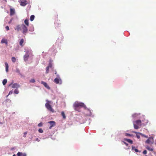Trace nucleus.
Instances as JSON below:
<instances>
[{
  "instance_id": "412c9836",
  "label": "nucleus",
  "mask_w": 156,
  "mask_h": 156,
  "mask_svg": "<svg viewBox=\"0 0 156 156\" xmlns=\"http://www.w3.org/2000/svg\"><path fill=\"white\" fill-rule=\"evenodd\" d=\"M133 150H134L136 152H137L139 151L138 150L135 148V147L133 146L132 147Z\"/></svg>"
},
{
  "instance_id": "f3484780",
  "label": "nucleus",
  "mask_w": 156,
  "mask_h": 156,
  "mask_svg": "<svg viewBox=\"0 0 156 156\" xmlns=\"http://www.w3.org/2000/svg\"><path fill=\"white\" fill-rule=\"evenodd\" d=\"M5 66L6 71L7 72H8V68H9V66H8V63L7 62H5Z\"/></svg>"
},
{
  "instance_id": "0eeeda50",
  "label": "nucleus",
  "mask_w": 156,
  "mask_h": 156,
  "mask_svg": "<svg viewBox=\"0 0 156 156\" xmlns=\"http://www.w3.org/2000/svg\"><path fill=\"white\" fill-rule=\"evenodd\" d=\"M48 123L50 124V126L49 127V129H51L53 126H54L55 125V122L54 121H50L48 122Z\"/></svg>"
},
{
  "instance_id": "393cba45",
  "label": "nucleus",
  "mask_w": 156,
  "mask_h": 156,
  "mask_svg": "<svg viewBox=\"0 0 156 156\" xmlns=\"http://www.w3.org/2000/svg\"><path fill=\"white\" fill-rule=\"evenodd\" d=\"M133 132L136 133V136L137 138L139 139L140 138V136L138 134V133H138L136 132H134V131Z\"/></svg>"
},
{
  "instance_id": "a878e982",
  "label": "nucleus",
  "mask_w": 156,
  "mask_h": 156,
  "mask_svg": "<svg viewBox=\"0 0 156 156\" xmlns=\"http://www.w3.org/2000/svg\"><path fill=\"white\" fill-rule=\"evenodd\" d=\"M16 59L15 57H12V61L13 62H15L16 61Z\"/></svg>"
},
{
  "instance_id": "4be33fe9",
  "label": "nucleus",
  "mask_w": 156,
  "mask_h": 156,
  "mask_svg": "<svg viewBox=\"0 0 156 156\" xmlns=\"http://www.w3.org/2000/svg\"><path fill=\"white\" fill-rule=\"evenodd\" d=\"M61 115L62 116L63 119H65L66 118V116H65V113L64 112H61Z\"/></svg>"
},
{
  "instance_id": "423d86ee",
  "label": "nucleus",
  "mask_w": 156,
  "mask_h": 156,
  "mask_svg": "<svg viewBox=\"0 0 156 156\" xmlns=\"http://www.w3.org/2000/svg\"><path fill=\"white\" fill-rule=\"evenodd\" d=\"M54 82L56 84H61L62 83V80L60 77L55 78Z\"/></svg>"
},
{
  "instance_id": "20e7f679",
  "label": "nucleus",
  "mask_w": 156,
  "mask_h": 156,
  "mask_svg": "<svg viewBox=\"0 0 156 156\" xmlns=\"http://www.w3.org/2000/svg\"><path fill=\"white\" fill-rule=\"evenodd\" d=\"M21 28L22 33L23 34L25 35L26 34L27 32L28 31L27 27L24 24H22L21 25Z\"/></svg>"
},
{
  "instance_id": "cd10ccee",
  "label": "nucleus",
  "mask_w": 156,
  "mask_h": 156,
  "mask_svg": "<svg viewBox=\"0 0 156 156\" xmlns=\"http://www.w3.org/2000/svg\"><path fill=\"white\" fill-rule=\"evenodd\" d=\"M30 82L31 83H34L35 82V80L34 79H32L30 80Z\"/></svg>"
},
{
  "instance_id": "58836bf2",
  "label": "nucleus",
  "mask_w": 156,
  "mask_h": 156,
  "mask_svg": "<svg viewBox=\"0 0 156 156\" xmlns=\"http://www.w3.org/2000/svg\"><path fill=\"white\" fill-rule=\"evenodd\" d=\"M5 28L7 30H9V28L8 26H6L5 27Z\"/></svg>"
},
{
  "instance_id": "e433bc0d",
  "label": "nucleus",
  "mask_w": 156,
  "mask_h": 156,
  "mask_svg": "<svg viewBox=\"0 0 156 156\" xmlns=\"http://www.w3.org/2000/svg\"><path fill=\"white\" fill-rule=\"evenodd\" d=\"M52 64H49V65L48 66H47L48 67V68H51L52 67Z\"/></svg>"
},
{
  "instance_id": "4c0bfd02",
  "label": "nucleus",
  "mask_w": 156,
  "mask_h": 156,
  "mask_svg": "<svg viewBox=\"0 0 156 156\" xmlns=\"http://www.w3.org/2000/svg\"><path fill=\"white\" fill-rule=\"evenodd\" d=\"M12 91H10L9 92V94H8V95H7V96H8V95H9L10 94H12Z\"/></svg>"
},
{
  "instance_id": "6ab92c4d",
  "label": "nucleus",
  "mask_w": 156,
  "mask_h": 156,
  "mask_svg": "<svg viewBox=\"0 0 156 156\" xmlns=\"http://www.w3.org/2000/svg\"><path fill=\"white\" fill-rule=\"evenodd\" d=\"M24 42V40L23 39H21L20 41V44L22 46H23V43Z\"/></svg>"
},
{
  "instance_id": "c756f323",
  "label": "nucleus",
  "mask_w": 156,
  "mask_h": 156,
  "mask_svg": "<svg viewBox=\"0 0 156 156\" xmlns=\"http://www.w3.org/2000/svg\"><path fill=\"white\" fill-rule=\"evenodd\" d=\"M14 93L16 94H18L19 93V91L17 89H16L15 90Z\"/></svg>"
},
{
  "instance_id": "a19ab883",
  "label": "nucleus",
  "mask_w": 156,
  "mask_h": 156,
  "mask_svg": "<svg viewBox=\"0 0 156 156\" xmlns=\"http://www.w3.org/2000/svg\"><path fill=\"white\" fill-rule=\"evenodd\" d=\"M27 134V132H25L24 133V137H26V136L25 135H26V134Z\"/></svg>"
},
{
  "instance_id": "5701e85b",
  "label": "nucleus",
  "mask_w": 156,
  "mask_h": 156,
  "mask_svg": "<svg viewBox=\"0 0 156 156\" xmlns=\"http://www.w3.org/2000/svg\"><path fill=\"white\" fill-rule=\"evenodd\" d=\"M34 17H35V16L34 15H31L30 17V20L31 21H33L34 20Z\"/></svg>"
},
{
  "instance_id": "a211bd4d",
  "label": "nucleus",
  "mask_w": 156,
  "mask_h": 156,
  "mask_svg": "<svg viewBox=\"0 0 156 156\" xmlns=\"http://www.w3.org/2000/svg\"><path fill=\"white\" fill-rule=\"evenodd\" d=\"M1 43H5L6 44H7L8 42L5 39H2L1 41Z\"/></svg>"
},
{
  "instance_id": "39448f33",
  "label": "nucleus",
  "mask_w": 156,
  "mask_h": 156,
  "mask_svg": "<svg viewBox=\"0 0 156 156\" xmlns=\"http://www.w3.org/2000/svg\"><path fill=\"white\" fill-rule=\"evenodd\" d=\"M154 142L153 138V137H151L148 138V139L145 141L146 144H153Z\"/></svg>"
},
{
  "instance_id": "f257e3e1",
  "label": "nucleus",
  "mask_w": 156,
  "mask_h": 156,
  "mask_svg": "<svg viewBox=\"0 0 156 156\" xmlns=\"http://www.w3.org/2000/svg\"><path fill=\"white\" fill-rule=\"evenodd\" d=\"M73 106L75 108H77L84 107L86 108V106L84 103L82 102H76L73 105Z\"/></svg>"
},
{
  "instance_id": "4468645a",
  "label": "nucleus",
  "mask_w": 156,
  "mask_h": 156,
  "mask_svg": "<svg viewBox=\"0 0 156 156\" xmlns=\"http://www.w3.org/2000/svg\"><path fill=\"white\" fill-rule=\"evenodd\" d=\"M29 56V55L28 54H27L25 55L24 56V57H23L25 61H27Z\"/></svg>"
},
{
  "instance_id": "f03ea898",
  "label": "nucleus",
  "mask_w": 156,
  "mask_h": 156,
  "mask_svg": "<svg viewBox=\"0 0 156 156\" xmlns=\"http://www.w3.org/2000/svg\"><path fill=\"white\" fill-rule=\"evenodd\" d=\"M141 121L140 120H138L133 122V126L134 129H137L139 128V126H141Z\"/></svg>"
},
{
  "instance_id": "473e14b6",
  "label": "nucleus",
  "mask_w": 156,
  "mask_h": 156,
  "mask_svg": "<svg viewBox=\"0 0 156 156\" xmlns=\"http://www.w3.org/2000/svg\"><path fill=\"white\" fill-rule=\"evenodd\" d=\"M38 131L40 133H42L43 132V130L41 128L39 129H38Z\"/></svg>"
},
{
  "instance_id": "6e6552de",
  "label": "nucleus",
  "mask_w": 156,
  "mask_h": 156,
  "mask_svg": "<svg viewBox=\"0 0 156 156\" xmlns=\"http://www.w3.org/2000/svg\"><path fill=\"white\" fill-rule=\"evenodd\" d=\"M14 29L17 31L22 30L21 25H18L16 26V27L14 28Z\"/></svg>"
},
{
  "instance_id": "dca6fc26",
  "label": "nucleus",
  "mask_w": 156,
  "mask_h": 156,
  "mask_svg": "<svg viewBox=\"0 0 156 156\" xmlns=\"http://www.w3.org/2000/svg\"><path fill=\"white\" fill-rule=\"evenodd\" d=\"M24 23L27 27H28L29 26V23L28 20L27 19H26L25 20Z\"/></svg>"
},
{
  "instance_id": "2f4dec72",
  "label": "nucleus",
  "mask_w": 156,
  "mask_h": 156,
  "mask_svg": "<svg viewBox=\"0 0 156 156\" xmlns=\"http://www.w3.org/2000/svg\"><path fill=\"white\" fill-rule=\"evenodd\" d=\"M16 72L17 73H19L20 74V71L19 70V69L17 68V69H16Z\"/></svg>"
},
{
  "instance_id": "f8f14e48",
  "label": "nucleus",
  "mask_w": 156,
  "mask_h": 156,
  "mask_svg": "<svg viewBox=\"0 0 156 156\" xmlns=\"http://www.w3.org/2000/svg\"><path fill=\"white\" fill-rule=\"evenodd\" d=\"M20 87V85L16 83L13 84L12 86V88H17Z\"/></svg>"
},
{
  "instance_id": "7ed1b4c3",
  "label": "nucleus",
  "mask_w": 156,
  "mask_h": 156,
  "mask_svg": "<svg viewBox=\"0 0 156 156\" xmlns=\"http://www.w3.org/2000/svg\"><path fill=\"white\" fill-rule=\"evenodd\" d=\"M47 102L45 104V106L47 109L50 111L53 112H54V110L52 108L51 105H50V103L51 102L48 100H46Z\"/></svg>"
},
{
  "instance_id": "7c9ffc66",
  "label": "nucleus",
  "mask_w": 156,
  "mask_h": 156,
  "mask_svg": "<svg viewBox=\"0 0 156 156\" xmlns=\"http://www.w3.org/2000/svg\"><path fill=\"white\" fill-rule=\"evenodd\" d=\"M125 135L126 136H133V135L132 134H129L128 133H126L125 134Z\"/></svg>"
},
{
  "instance_id": "c03bdc74",
  "label": "nucleus",
  "mask_w": 156,
  "mask_h": 156,
  "mask_svg": "<svg viewBox=\"0 0 156 156\" xmlns=\"http://www.w3.org/2000/svg\"><path fill=\"white\" fill-rule=\"evenodd\" d=\"M16 156V155H15V154H13V156Z\"/></svg>"
},
{
  "instance_id": "f704fd0d",
  "label": "nucleus",
  "mask_w": 156,
  "mask_h": 156,
  "mask_svg": "<svg viewBox=\"0 0 156 156\" xmlns=\"http://www.w3.org/2000/svg\"><path fill=\"white\" fill-rule=\"evenodd\" d=\"M42 122H41L38 124V126L39 127H41L42 126Z\"/></svg>"
},
{
  "instance_id": "49530a36",
  "label": "nucleus",
  "mask_w": 156,
  "mask_h": 156,
  "mask_svg": "<svg viewBox=\"0 0 156 156\" xmlns=\"http://www.w3.org/2000/svg\"><path fill=\"white\" fill-rule=\"evenodd\" d=\"M55 73L56 74V72Z\"/></svg>"
},
{
  "instance_id": "a18cd8bd",
  "label": "nucleus",
  "mask_w": 156,
  "mask_h": 156,
  "mask_svg": "<svg viewBox=\"0 0 156 156\" xmlns=\"http://www.w3.org/2000/svg\"><path fill=\"white\" fill-rule=\"evenodd\" d=\"M0 124H2V122H0Z\"/></svg>"
},
{
  "instance_id": "b1692460",
  "label": "nucleus",
  "mask_w": 156,
  "mask_h": 156,
  "mask_svg": "<svg viewBox=\"0 0 156 156\" xmlns=\"http://www.w3.org/2000/svg\"><path fill=\"white\" fill-rule=\"evenodd\" d=\"M7 82V80L6 79H4L2 82V83L3 85H5Z\"/></svg>"
},
{
  "instance_id": "ddd939ff",
  "label": "nucleus",
  "mask_w": 156,
  "mask_h": 156,
  "mask_svg": "<svg viewBox=\"0 0 156 156\" xmlns=\"http://www.w3.org/2000/svg\"><path fill=\"white\" fill-rule=\"evenodd\" d=\"M17 155L18 156H26L27 155L25 153H23L18 152L17 153Z\"/></svg>"
},
{
  "instance_id": "bb28decb",
  "label": "nucleus",
  "mask_w": 156,
  "mask_h": 156,
  "mask_svg": "<svg viewBox=\"0 0 156 156\" xmlns=\"http://www.w3.org/2000/svg\"><path fill=\"white\" fill-rule=\"evenodd\" d=\"M49 68L48 67H47L46 68V73H49Z\"/></svg>"
},
{
  "instance_id": "1a4fd4ad",
  "label": "nucleus",
  "mask_w": 156,
  "mask_h": 156,
  "mask_svg": "<svg viewBox=\"0 0 156 156\" xmlns=\"http://www.w3.org/2000/svg\"><path fill=\"white\" fill-rule=\"evenodd\" d=\"M10 15L12 16L14 15L15 13V9H14L11 8L10 10Z\"/></svg>"
},
{
  "instance_id": "72a5a7b5",
  "label": "nucleus",
  "mask_w": 156,
  "mask_h": 156,
  "mask_svg": "<svg viewBox=\"0 0 156 156\" xmlns=\"http://www.w3.org/2000/svg\"><path fill=\"white\" fill-rule=\"evenodd\" d=\"M138 115V114H136V113L134 114L133 115V117H136Z\"/></svg>"
},
{
  "instance_id": "79ce46f5",
  "label": "nucleus",
  "mask_w": 156,
  "mask_h": 156,
  "mask_svg": "<svg viewBox=\"0 0 156 156\" xmlns=\"http://www.w3.org/2000/svg\"><path fill=\"white\" fill-rule=\"evenodd\" d=\"M36 141L39 142L40 141V140L38 138H37L36 139Z\"/></svg>"
},
{
  "instance_id": "c9c22d12",
  "label": "nucleus",
  "mask_w": 156,
  "mask_h": 156,
  "mask_svg": "<svg viewBox=\"0 0 156 156\" xmlns=\"http://www.w3.org/2000/svg\"><path fill=\"white\" fill-rule=\"evenodd\" d=\"M143 153L144 154H147V151L146 150H145L143 151Z\"/></svg>"
},
{
  "instance_id": "aec40b11",
  "label": "nucleus",
  "mask_w": 156,
  "mask_h": 156,
  "mask_svg": "<svg viewBox=\"0 0 156 156\" xmlns=\"http://www.w3.org/2000/svg\"><path fill=\"white\" fill-rule=\"evenodd\" d=\"M146 148L148 150L150 151H153V149L152 148H151L150 147L148 146H146Z\"/></svg>"
},
{
  "instance_id": "37998d69",
  "label": "nucleus",
  "mask_w": 156,
  "mask_h": 156,
  "mask_svg": "<svg viewBox=\"0 0 156 156\" xmlns=\"http://www.w3.org/2000/svg\"><path fill=\"white\" fill-rule=\"evenodd\" d=\"M12 83H11V84H9V86H10L11 85H12Z\"/></svg>"
},
{
  "instance_id": "9d476101",
  "label": "nucleus",
  "mask_w": 156,
  "mask_h": 156,
  "mask_svg": "<svg viewBox=\"0 0 156 156\" xmlns=\"http://www.w3.org/2000/svg\"><path fill=\"white\" fill-rule=\"evenodd\" d=\"M27 1L24 0L21 1L20 2V5L22 6H25L27 4Z\"/></svg>"
},
{
  "instance_id": "ea45409f",
  "label": "nucleus",
  "mask_w": 156,
  "mask_h": 156,
  "mask_svg": "<svg viewBox=\"0 0 156 156\" xmlns=\"http://www.w3.org/2000/svg\"><path fill=\"white\" fill-rule=\"evenodd\" d=\"M123 142L124 144H125L126 146H128V144L127 143H126V142Z\"/></svg>"
},
{
  "instance_id": "2eb2a0df",
  "label": "nucleus",
  "mask_w": 156,
  "mask_h": 156,
  "mask_svg": "<svg viewBox=\"0 0 156 156\" xmlns=\"http://www.w3.org/2000/svg\"><path fill=\"white\" fill-rule=\"evenodd\" d=\"M124 140L125 141H126L128 142V143H129L131 144H132L133 143V141L130 139H124Z\"/></svg>"
},
{
  "instance_id": "c85d7f7f",
  "label": "nucleus",
  "mask_w": 156,
  "mask_h": 156,
  "mask_svg": "<svg viewBox=\"0 0 156 156\" xmlns=\"http://www.w3.org/2000/svg\"><path fill=\"white\" fill-rule=\"evenodd\" d=\"M139 134L141 135L142 136H143V137H146V138H147L148 137L147 136H146L143 134H142V133H138Z\"/></svg>"
},
{
  "instance_id": "9b49d317",
  "label": "nucleus",
  "mask_w": 156,
  "mask_h": 156,
  "mask_svg": "<svg viewBox=\"0 0 156 156\" xmlns=\"http://www.w3.org/2000/svg\"><path fill=\"white\" fill-rule=\"evenodd\" d=\"M41 83L43 84L44 86L47 88L48 89H50V87L48 86L46 82H45L43 81H42L41 82Z\"/></svg>"
}]
</instances>
